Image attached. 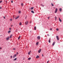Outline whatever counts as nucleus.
<instances>
[{
  "label": "nucleus",
  "instance_id": "1",
  "mask_svg": "<svg viewBox=\"0 0 63 63\" xmlns=\"http://www.w3.org/2000/svg\"><path fill=\"white\" fill-rule=\"evenodd\" d=\"M16 55H17L16 54H15L14 55H13V58H14L15 57H16Z\"/></svg>",
  "mask_w": 63,
  "mask_h": 63
},
{
  "label": "nucleus",
  "instance_id": "2",
  "mask_svg": "<svg viewBox=\"0 0 63 63\" xmlns=\"http://www.w3.org/2000/svg\"><path fill=\"white\" fill-rule=\"evenodd\" d=\"M58 10V9L57 8H56L55 9V13H56L57 12V11Z\"/></svg>",
  "mask_w": 63,
  "mask_h": 63
},
{
  "label": "nucleus",
  "instance_id": "3",
  "mask_svg": "<svg viewBox=\"0 0 63 63\" xmlns=\"http://www.w3.org/2000/svg\"><path fill=\"white\" fill-rule=\"evenodd\" d=\"M28 23V21H27L25 23V24H26V25H27V24Z\"/></svg>",
  "mask_w": 63,
  "mask_h": 63
},
{
  "label": "nucleus",
  "instance_id": "4",
  "mask_svg": "<svg viewBox=\"0 0 63 63\" xmlns=\"http://www.w3.org/2000/svg\"><path fill=\"white\" fill-rule=\"evenodd\" d=\"M56 38L57 40L58 41L59 40V37H58V36H57Z\"/></svg>",
  "mask_w": 63,
  "mask_h": 63
},
{
  "label": "nucleus",
  "instance_id": "5",
  "mask_svg": "<svg viewBox=\"0 0 63 63\" xmlns=\"http://www.w3.org/2000/svg\"><path fill=\"white\" fill-rule=\"evenodd\" d=\"M37 39L38 40H40V36H38L37 37Z\"/></svg>",
  "mask_w": 63,
  "mask_h": 63
},
{
  "label": "nucleus",
  "instance_id": "6",
  "mask_svg": "<svg viewBox=\"0 0 63 63\" xmlns=\"http://www.w3.org/2000/svg\"><path fill=\"white\" fill-rule=\"evenodd\" d=\"M41 49H40L38 51V53H40V52H41Z\"/></svg>",
  "mask_w": 63,
  "mask_h": 63
},
{
  "label": "nucleus",
  "instance_id": "7",
  "mask_svg": "<svg viewBox=\"0 0 63 63\" xmlns=\"http://www.w3.org/2000/svg\"><path fill=\"white\" fill-rule=\"evenodd\" d=\"M40 57V56L38 55H37L36 57V58H39Z\"/></svg>",
  "mask_w": 63,
  "mask_h": 63
},
{
  "label": "nucleus",
  "instance_id": "8",
  "mask_svg": "<svg viewBox=\"0 0 63 63\" xmlns=\"http://www.w3.org/2000/svg\"><path fill=\"white\" fill-rule=\"evenodd\" d=\"M31 51H30L29 53H28V54L30 55L31 54Z\"/></svg>",
  "mask_w": 63,
  "mask_h": 63
},
{
  "label": "nucleus",
  "instance_id": "9",
  "mask_svg": "<svg viewBox=\"0 0 63 63\" xmlns=\"http://www.w3.org/2000/svg\"><path fill=\"white\" fill-rule=\"evenodd\" d=\"M51 40V39L50 38L49 39V41H48V42L49 43H50V40Z\"/></svg>",
  "mask_w": 63,
  "mask_h": 63
},
{
  "label": "nucleus",
  "instance_id": "10",
  "mask_svg": "<svg viewBox=\"0 0 63 63\" xmlns=\"http://www.w3.org/2000/svg\"><path fill=\"white\" fill-rule=\"evenodd\" d=\"M59 20L60 21V22H61V21H62V20H61V19H60V18H59Z\"/></svg>",
  "mask_w": 63,
  "mask_h": 63
},
{
  "label": "nucleus",
  "instance_id": "11",
  "mask_svg": "<svg viewBox=\"0 0 63 63\" xmlns=\"http://www.w3.org/2000/svg\"><path fill=\"white\" fill-rule=\"evenodd\" d=\"M55 42H54L53 43L52 45L54 46V44H55Z\"/></svg>",
  "mask_w": 63,
  "mask_h": 63
},
{
  "label": "nucleus",
  "instance_id": "12",
  "mask_svg": "<svg viewBox=\"0 0 63 63\" xmlns=\"http://www.w3.org/2000/svg\"><path fill=\"white\" fill-rule=\"evenodd\" d=\"M38 45H39V42H38L36 43V45L37 46H38Z\"/></svg>",
  "mask_w": 63,
  "mask_h": 63
},
{
  "label": "nucleus",
  "instance_id": "13",
  "mask_svg": "<svg viewBox=\"0 0 63 63\" xmlns=\"http://www.w3.org/2000/svg\"><path fill=\"white\" fill-rule=\"evenodd\" d=\"M11 31H9L8 32V33H9V34H10V33H11Z\"/></svg>",
  "mask_w": 63,
  "mask_h": 63
},
{
  "label": "nucleus",
  "instance_id": "14",
  "mask_svg": "<svg viewBox=\"0 0 63 63\" xmlns=\"http://www.w3.org/2000/svg\"><path fill=\"white\" fill-rule=\"evenodd\" d=\"M31 58H28V60H31Z\"/></svg>",
  "mask_w": 63,
  "mask_h": 63
},
{
  "label": "nucleus",
  "instance_id": "15",
  "mask_svg": "<svg viewBox=\"0 0 63 63\" xmlns=\"http://www.w3.org/2000/svg\"><path fill=\"white\" fill-rule=\"evenodd\" d=\"M59 10L60 12H61V11H62V9L61 8H60L59 9Z\"/></svg>",
  "mask_w": 63,
  "mask_h": 63
},
{
  "label": "nucleus",
  "instance_id": "16",
  "mask_svg": "<svg viewBox=\"0 0 63 63\" xmlns=\"http://www.w3.org/2000/svg\"><path fill=\"white\" fill-rule=\"evenodd\" d=\"M34 30H36V26L34 27Z\"/></svg>",
  "mask_w": 63,
  "mask_h": 63
},
{
  "label": "nucleus",
  "instance_id": "17",
  "mask_svg": "<svg viewBox=\"0 0 63 63\" xmlns=\"http://www.w3.org/2000/svg\"><path fill=\"white\" fill-rule=\"evenodd\" d=\"M17 60V58H16L15 59H14V61H15H15L16 60Z\"/></svg>",
  "mask_w": 63,
  "mask_h": 63
},
{
  "label": "nucleus",
  "instance_id": "18",
  "mask_svg": "<svg viewBox=\"0 0 63 63\" xmlns=\"http://www.w3.org/2000/svg\"><path fill=\"white\" fill-rule=\"evenodd\" d=\"M31 12L32 13H33V14H34V11H33V10H32Z\"/></svg>",
  "mask_w": 63,
  "mask_h": 63
},
{
  "label": "nucleus",
  "instance_id": "19",
  "mask_svg": "<svg viewBox=\"0 0 63 63\" xmlns=\"http://www.w3.org/2000/svg\"><path fill=\"white\" fill-rule=\"evenodd\" d=\"M20 38V36H19V37L18 38V40H19Z\"/></svg>",
  "mask_w": 63,
  "mask_h": 63
},
{
  "label": "nucleus",
  "instance_id": "20",
  "mask_svg": "<svg viewBox=\"0 0 63 63\" xmlns=\"http://www.w3.org/2000/svg\"><path fill=\"white\" fill-rule=\"evenodd\" d=\"M57 19V17H56V16H55V20H56Z\"/></svg>",
  "mask_w": 63,
  "mask_h": 63
},
{
  "label": "nucleus",
  "instance_id": "21",
  "mask_svg": "<svg viewBox=\"0 0 63 63\" xmlns=\"http://www.w3.org/2000/svg\"><path fill=\"white\" fill-rule=\"evenodd\" d=\"M19 17V16H18L15 19H17V18H18Z\"/></svg>",
  "mask_w": 63,
  "mask_h": 63
},
{
  "label": "nucleus",
  "instance_id": "22",
  "mask_svg": "<svg viewBox=\"0 0 63 63\" xmlns=\"http://www.w3.org/2000/svg\"><path fill=\"white\" fill-rule=\"evenodd\" d=\"M19 25H22V23H21L20 22L19 24Z\"/></svg>",
  "mask_w": 63,
  "mask_h": 63
},
{
  "label": "nucleus",
  "instance_id": "23",
  "mask_svg": "<svg viewBox=\"0 0 63 63\" xmlns=\"http://www.w3.org/2000/svg\"><path fill=\"white\" fill-rule=\"evenodd\" d=\"M6 40H7H7H9V37H8L7 38H6Z\"/></svg>",
  "mask_w": 63,
  "mask_h": 63
},
{
  "label": "nucleus",
  "instance_id": "24",
  "mask_svg": "<svg viewBox=\"0 0 63 63\" xmlns=\"http://www.w3.org/2000/svg\"><path fill=\"white\" fill-rule=\"evenodd\" d=\"M34 9V7H32L31 8V10H32L33 9Z\"/></svg>",
  "mask_w": 63,
  "mask_h": 63
},
{
  "label": "nucleus",
  "instance_id": "25",
  "mask_svg": "<svg viewBox=\"0 0 63 63\" xmlns=\"http://www.w3.org/2000/svg\"><path fill=\"white\" fill-rule=\"evenodd\" d=\"M51 5L52 6H54V5H53V4L52 3H51Z\"/></svg>",
  "mask_w": 63,
  "mask_h": 63
},
{
  "label": "nucleus",
  "instance_id": "26",
  "mask_svg": "<svg viewBox=\"0 0 63 63\" xmlns=\"http://www.w3.org/2000/svg\"><path fill=\"white\" fill-rule=\"evenodd\" d=\"M12 37V35H11L10 37V38H11Z\"/></svg>",
  "mask_w": 63,
  "mask_h": 63
},
{
  "label": "nucleus",
  "instance_id": "27",
  "mask_svg": "<svg viewBox=\"0 0 63 63\" xmlns=\"http://www.w3.org/2000/svg\"><path fill=\"white\" fill-rule=\"evenodd\" d=\"M23 3H22L21 4V5L22 6H23Z\"/></svg>",
  "mask_w": 63,
  "mask_h": 63
},
{
  "label": "nucleus",
  "instance_id": "28",
  "mask_svg": "<svg viewBox=\"0 0 63 63\" xmlns=\"http://www.w3.org/2000/svg\"><path fill=\"white\" fill-rule=\"evenodd\" d=\"M56 30L57 31H58V30H59L57 28V29H56Z\"/></svg>",
  "mask_w": 63,
  "mask_h": 63
},
{
  "label": "nucleus",
  "instance_id": "29",
  "mask_svg": "<svg viewBox=\"0 0 63 63\" xmlns=\"http://www.w3.org/2000/svg\"><path fill=\"white\" fill-rule=\"evenodd\" d=\"M13 50H16V48H13Z\"/></svg>",
  "mask_w": 63,
  "mask_h": 63
},
{
  "label": "nucleus",
  "instance_id": "30",
  "mask_svg": "<svg viewBox=\"0 0 63 63\" xmlns=\"http://www.w3.org/2000/svg\"><path fill=\"white\" fill-rule=\"evenodd\" d=\"M17 30H18L17 29H16V32H17Z\"/></svg>",
  "mask_w": 63,
  "mask_h": 63
},
{
  "label": "nucleus",
  "instance_id": "31",
  "mask_svg": "<svg viewBox=\"0 0 63 63\" xmlns=\"http://www.w3.org/2000/svg\"><path fill=\"white\" fill-rule=\"evenodd\" d=\"M19 12L20 13H20H21V11H19Z\"/></svg>",
  "mask_w": 63,
  "mask_h": 63
},
{
  "label": "nucleus",
  "instance_id": "32",
  "mask_svg": "<svg viewBox=\"0 0 63 63\" xmlns=\"http://www.w3.org/2000/svg\"><path fill=\"white\" fill-rule=\"evenodd\" d=\"M5 2H6V4H7V0H6L5 1Z\"/></svg>",
  "mask_w": 63,
  "mask_h": 63
},
{
  "label": "nucleus",
  "instance_id": "33",
  "mask_svg": "<svg viewBox=\"0 0 63 63\" xmlns=\"http://www.w3.org/2000/svg\"><path fill=\"white\" fill-rule=\"evenodd\" d=\"M2 2V1H0V3H1V2Z\"/></svg>",
  "mask_w": 63,
  "mask_h": 63
},
{
  "label": "nucleus",
  "instance_id": "34",
  "mask_svg": "<svg viewBox=\"0 0 63 63\" xmlns=\"http://www.w3.org/2000/svg\"><path fill=\"white\" fill-rule=\"evenodd\" d=\"M16 53L17 54H18V52H17Z\"/></svg>",
  "mask_w": 63,
  "mask_h": 63
},
{
  "label": "nucleus",
  "instance_id": "35",
  "mask_svg": "<svg viewBox=\"0 0 63 63\" xmlns=\"http://www.w3.org/2000/svg\"><path fill=\"white\" fill-rule=\"evenodd\" d=\"M10 57H11V58H12V56H10Z\"/></svg>",
  "mask_w": 63,
  "mask_h": 63
},
{
  "label": "nucleus",
  "instance_id": "36",
  "mask_svg": "<svg viewBox=\"0 0 63 63\" xmlns=\"http://www.w3.org/2000/svg\"><path fill=\"white\" fill-rule=\"evenodd\" d=\"M11 3H13V1L12 0H11Z\"/></svg>",
  "mask_w": 63,
  "mask_h": 63
},
{
  "label": "nucleus",
  "instance_id": "37",
  "mask_svg": "<svg viewBox=\"0 0 63 63\" xmlns=\"http://www.w3.org/2000/svg\"><path fill=\"white\" fill-rule=\"evenodd\" d=\"M3 17L4 19H5V16H4Z\"/></svg>",
  "mask_w": 63,
  "mask_h": 63
},
{
  "label": "nucleus",
  "instance_id": "38",
  "mask_svg": "<svg viewBox=\"0 0 63 63\" xmlns=\"http://www.w3.org/2000/svg\"><path fill=\"white\" fill-rule=\"evenodd\" d=\"M47 36H49V35L48 34H47Z\"/></svg>",
  "mask_w": 63,
  "mask_h": 63
},
{
  "label": "nucleus",
  "instance_id": "39",
  "mask_svg": "<svg viewBox=\"0 0 63 63\" xmlns=\"http://www.w3.org/2000/svg\"><path fill=\"white\" fill-rule=\"evenodd\" d=\"M10 21H12V19H10Z\"/></svg>",
  "mask_w": 63,
  "mask_h": 63
},
{
  "label": "nucleus",
  "instance_id": "40",
  "mask_svg": "<svg viewBox=\"0 0 63 63\" xmlns=\"http://www.w3.org/2000/svg\"><path fill=\"white\" fill-rule=\"evenodd\" d=\"M11 29H11V28H9V30H11Z\"/></svg>",
  "mask_w": 63,
  "mask_h": 63
},
{
  "label": "nucleus",
  "instance_id": "41",
  "mask_svg": "<svg viewBox=\"0 0 63 63\" xmlns=\"http://www.w3.org/2000/svg\"><path fill=\"white\" fill-rule=\"evenodd\" d=\"M42 56H43V57H44V55H43V54H42Z\"/></svg>",
  "mask_w": 63,
  "mask_h": 63
},
{
  "label": "nucleus",
  "instance_id": "42",
  "mask_svg": "<svg viewBox=\"0 0 63 63\" xmlns=\"http://www.w3.org/2000/svg\"><path fill=\"white\" fill-rule=\"evenodd\" d=\"M52 28H51V29H50V30H52Z\"/></svg>",
  "mask_w": 63,
  "mask_h": 63
},
{
  "label": "nucleus",
  "instance_id": "43",
  "mask_svg": "<svg viewBox=\"0 0 63 63\" xmlns=\"http://www.w3.org/2000/svg\"><path fill=\"white\" fill-rule=\"evenodd\" d=\"M0 9H2V7H0Z\"/></svg>",
  "mask_w": 63,
  "mask_h": 63
},
{
  "label": "nucleus",
  "instance_id": "44",
  "mask_svg": "<svg viewBox=\"0 0 63 63\" xmlns=\"http://www.w3.org/2000/svg\"><path fill=\"white\" fill-rule=\"evenodd\" d=\"M13 17H14H14H15V15H14Z\"/></svg>",
  "mask_w": 63,
  "mask_h": 63
},
{
  "label": "nucleus",
  "instance_id": "45",
  "mask_svg": "<svg viewBox=\"0 0 63 63\" xmlns=\"http://www.w3.org/2000/svg\"><path fill=\"white\" fill-rule=\"evenodd\" d=\"M43 7H44V5H43L42 6Z\"/></svg>",
  "mask_w": 63,
  "mask_h": 63
},
{
  "label": "nucleus",
  "instance_id": "46",
  "mask_svg": "<svg viewBox=\"0 0 63 63\" xmlns=\"http://www.w3.org/2000/svg\"><path fill=\"white\" fill-rule=\"evenodd\" d=\"M49 17H48V19H49Z\"/></svg>",
  "mask_w": 63,
  "mask_h": 63
},
{
  "label": "nucleus",
  "instance_id": "47",
  "mask_svg": "<svg viewBox=\"0 0 63 63\" xmlns=\"http://www.w3.org/2000/svg\"><path fill=\"white\" fill-rule=\"evenodd\" d=\"M0 49H2V48L0 47Z\"/></svg>",
  "mask_w": 63,
  "mask_h": 63
},
{
  "label": "nucleus",
  "instance_id": "48",
  "mask_svg": "<svg viewBox=\"0 0 63 63\" xmlns=\"http://www.w3.org/2000/svg\"><path fill=\"white\" fill-rule=\"evenodd\" d=\"M49 62V61H48L47 63H48Z\"/></svg>",
  "mask_w": 63,
  "mask_h": 63
},
{
  "label": "nucleus",
  "instance_id": "49",
  "mask_svg": "<svg viewBox=\"0 0 63 63\" xmlns=\"http://www.w3.org/2000/svg\"><path fill=\"white\" fill-rule=\"evenodd\" d=\"M25 18L26 19V17H25Z\"/></svg>",
  "mask_w": 63,
  "mask_h": 63
},
{
  "label": "nucleus",
  "instance_id": "50",
  "mask_svg": "<svg viewBox=\"0 0 63 63\" xmlns=\"http://www.w3.org/2000/svg\"><path fill=\"white\" fill-rule=\"evenodd\" d=\"M11 27H12L13 26V25H11Z\"/></svg>",
  "mask_w": 63,
  "mask_h": 63
},
{
  "label": "nucleus",
  "instance_id": "51",
  "mask_svg": "<svg viewBox=\"0 0 63 63\" xmlns=\"http://www.w3.org/2000/svg\"><path fill=\"white\" fill-rule=\"evenodd\" d=\"M23 60H24V58H23Z\"/></svg>",
  "mask_w": 63,
  "mask_h": 63
},
{
  "label": "nucleus",
  "instance_id": "52",
  "mask_svg": "<svg viewBox=\"0 0 63 63\" xmlns=\"http://www.w3.org/2000/svg\"><path fill=\"white\" fill-rule=\"evenodd\" d=\"M30 9H31V8H30V9H29L30 10Z\"/></svg>",
  "mask_w": 63,
  "mask_h": 63
},
{
  "label": "nucleus",
  "instance_id": "53",
  "mask_svg": "<svg viewBox=\"0 0 63 63\" xmlns=\"http://www.w3.org/2000/svg\"><path fill=\"white\" fill-rule=\"evenodd\" d=\"M41 6H42V4H41Z\"/></svg>",
  "mask_w": 63,
  "mask_h": 63
}]
</instances>
